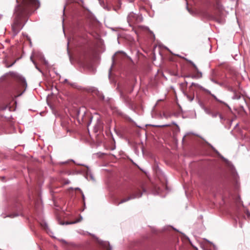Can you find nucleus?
<instances>
[{"label":"nucleus","mask_w":250,"mask_h":250,"mask_svg":"<svg viewBox=\"0 0 250 250\" xmlns=\"http://www.w3.org/2000/svg\"><path fill=\"white\" fill-rule=\"evenodd\" d=\"M17 5L15 9V20L12 29L17 34L23 27V20L26 18L34 9L40 7L38 0H17Z\"/></svg>","instance_id":"obj_1"},{"label":"nucleus","mask_w":250,"mask_h":250,"mask_svg":"<svg viewBox=\"0 0 250 250\" xmlns=\"http://www.w3.org/2000/svg\"><path fill=\"white\" fill-rule=\"evenodd\" d=\"M142 192L141 190V189L139 188H136L134 189L131 193V195L122 200H121L119 202L115 203L117 206L121 204L124 203L125 202H127L131 199H134L137 198H140L142 195Z\"/></svg>","instance_id":"obj_2"},{"label":"nucleus","mask_w":250,"mask_h":250,"mask_svg":"<svg viewBox=\"0 0 250 250\" xmlns=\"http://www.w3.org/2000/svg\"><path fill=\"white\" fill-rule=\"evenodd\" d=\"M142 20L143 18L141 16L137 15L133 12L130 13L127 18V22L130 26L142 21Z\"/></svg>","instance_id":"obj_3"},{"label":"nucleus","mask_w":250,"mask_h":250,"mask_svg":"<svg viewBox=\"0 0 250 250\" xmlns=\"http://www.w3.org/2000/svg\"><path fill=\"white\" fill-rule=\"evenodd\" d=\"M133 90V88L132 87L131 90L129 91L127 90L126 89H124L123 91H120V96L121 98L124 100V101L126 104L129 106V107L133 109L134 108V104L133 103L130 101L129 98L126 95V93H131Z\"/></svg>","instance_id":"obj_4"},{"label":"nucleus","mask_w":250,"mask_h":250,"mask_svg":"<svg viewBox=\"0 0 250 250\" xmlns=\"http://www.w3.org/2000/svg\"><path fill=\"white\" fill-rule=\"evenodd\" d=\"M33 56L38 58L39 60L42 61L44 64L46 65H48V62L45 59L41 53L38 52V53H34L33 56H31L30 57V59L32 60V62L34 63V64L35 65L36 68L39 70L40 72H41V70L39 68V67L36 65L35 62L33 60L32 58Z\"/></svg>","instance_id":"obj_5"},{"label":"nucleus","mask_w":250,"mask_h":250,"mask_svg":"<svg viewBox=\"0 0 250 250\" xmlns=\"http://www.w3.org/2000/svg\"><path fill=\"white\" fill-rule=\"evenodd\" d=\"M203 108L206 114L210 115L212 118H216L218 116H219L220 119L223 120V118L221 114H220L218 112L213 111L210 108L206 107L205 106H203Z\"/></svg>","instance_id":"obj_6"},{"label":"nucleus","mask_w":250,"mask_h":250,"mask_svg":"<svg viewBox=\"0 0 250 250\" xmlns=\"http://www.w3.org/2000/svg\"><path fill=\"white\" fill-rule=\"evenodd\" d=\"M88 92L92 93L93 94H95L97 95L101 99H104V97L103 95V94L94 87L89 88Z\"/></svg>","instance_id":"obj_7"},{"label":"nucleus","mask_w":250,"mask_h":250,"mask_svg":"<svg viewBox=\"0 0 250 250\" xmlns=\"http://www.w3.org/2000/svg\"><path fill=\"white\" fill-rule=\"evenodd\" d=\"M98 242L104 250H111V247L108 242L98 241Z\"/></svg>","instance_id":"obj_8"},{"label":"nucleus","mask_w":250,"mask_h":250,"mask_svg":"<svg viewBox=\"0 0 250 250\" xmlns=\"http://www.w3.org/2000/svg\"><path fill=\"white\" fill-rule=\"evenodd\" d=\"M191 86H195V87L200 89L201 90L205 91L206 93H207L208 94H210V91L209 90H208L204 88L203 86H202L201 85H199L198 83H192L191 84Z\"/></svg>","instance_id":"obj_9"},{"label":"nucleus","mask_w":250,"mask_h":250,"mask_svg":"<svg viewBox=\"0 0 250 250\" xmlns=\"http://www.w3.org/2000/svg\"><path fill=\"white\" fill-rule=\"evenodd\" d=\"M83 220V217L82 216H80L79 217V218L78 219H77V220H76L74 222H66L65 223H61L62 225H64V224H66V225H68V224H75V223H78V222H80V221H81L82 220Z\"/></svg>","instance_id":"obj_10"},{"label":"nucleus","mask_w":250,"mask_h":250,"mask_svg":"<svg viewBox=\"0 0 250 250\" xmlns=\"http://www.w3.org/2000/svg\"><path fill=\"white\" fill-rule=\"evenodd\" d=\"M197 72L195 75H192L191 77L192 78H197L199 79L201 78L202 77V73L198 70V71H196Z\"/></svg>","instance_id":"obj_11"},{"label":"nucleus","mask_w":250,"mask_h":250,"mask_svg":"<svg viewBox=\"0 0 250 250\" xmlns=\"http://www.w3.org/2000/svg\"><path fill=\"white\" fill-rule=\"evenodd\" d=\"M19 80L23 86L27 85L25 79L23 77H22L21 76H19Z\"/></svg>","instance_id":"obj_12"},{"label":"nucleus","mask_w":250,"mask_h":250,"mask_svg":"<svg viewBox=\"0 0 250 250\" xmlns=\"http://www.w3.org/2000/svg\"><path fill=\"white\" fill-rule=\"evenodd\" d=\"M41 226L42 227V228L45 229V230L47 231V229H48V226H47V224L45 223V222H43L41 224Z\"/></svg>","instance_id":"obj_13"},{"label":"nucleus","mask_w":250,"mask_h":250,"mask_svg":"<svg viewBox=\"0 0 250 250\" xmlns=\"http://www.w3.org/2000/svg\"><path fill=\"white\" fill-rule=\"evenodd\" d=\"M186 96H187V99L190 101V102H191L194 99V95H192V96H190V95H189L188 94H186Z\"/></svg>","instance_id":"obj_14"},{"label":"nucleus","mask_w":250,"mask_h":250,"mask_svg":"<svg viewBox=\"0 0 250 250\" xmlns=\"http://www.w3.org/2000/svg\"><path fill=\"white\" fill-rule=\"evenodd\" d=\"M209 94L216 101L219 102L221 103H224L222 101L219 100L214 95L211 94V93L210 94Z\"/></svg>","instance_id":"obj_15"},{"label":"nucleus","mask_w":250,"mask_h":250,"mask_svg":"<svg viewBox=\"0 0 250 250\" xmlns=\"http://www.w3.org/2000/svg\"><path fill=\"white\" fill-rule=\"evenodd\" d=\"M209 94L216 101L219 102L221 103H224L222 101L219 100L214 95L211 94V93L210 94Z\"/></svg>","instance_id":"obj_16"},{"label":"nucleus","mask_w":250,"mask_h":250,"mask_svg":"<svg viewBox=\"0 0 250 250\" xmlns=\"http://www.w3.org/2000/svg\"><path fill=\"white\" fill-rule=\"evenodd\" d=\"M89 177L91 179V180H92V181H94V177L92 175V174H90L89 175V174H87V176H86V178L88 179L89 178Z\"/></svg>","instance_id":"obj_17"},{"label":"nucleus","mask_w":250,"mask_h":250,"mask_svg":"<svg viewBox=\"0 0 250 250\" xmlns=\"http://www.w3.org/2000/svg\"><path fill=\"white\" fill-rule=\"evenodd\" d=\"M19 215L17 213L10 214L8 215L7 216L10 218H14L15 217L18 216Z\"/></svg>","instance_id":"obj_18"},{"label":"nucleus","mask_w":250,"mask_h":250,"mask_svg":"<svg viewBox=\"0 0 250 250\" xmlns=\"http://www.w3.org/2000/svg\"><path fill=\"white\" fill-rule=\"evenodd\" d=\"M190 63L192 64V65L193 66V67L195 69V71H198V69L197 68V67L196 66V65L192 62H190Z\"/></svg>","instance_id":"obj_19"},{"label":"nucleus","mask_w":250,"mask_h":250,"mask_svg":"<svg viewBox=\"0 0 250 250\" xmlns=\"http://www.w3.org/2000/svg\"><path fill=\"white\" fill-rule=\"evenodd\" d=\"M240 98V96L238 95H235L233 96V99H239Z\"/></svg>","instance_id":"obj_20"},{"label":"nucleus","mask_w":250,"mask_h":250,"mask_svg":"<svg viewBox=\"0 0 250 250\" xmlns=\"http://www.w3.org/2000/svg\"><path fill=\"white\" fill-rule=\"evenodd\" d=\"M111 71V67L109 69V76H110Z\"/></svg>","instance_id":"obj_21"},{"label":"nucleus","mask_w":250,"mask_h":250,"mask_svg":"<svg viewBox=\"0 0 250 250\" xmlns=\"http://www.w3.org/2000/svg\"><path fill=\"white\" fill-rule=\"evenodd\" d=\"M68 80L67 79H65L64 81V83H67Z\"/></svg>","instance_id":"obj_22"},{"label":"nucleus","mask_w":250,"mask_h":250,"mask_svg":"<svg viewBox=\"0 0 250 250\" xmlns=\"http://www.w3.org/2000/svg\"><path fill=\"white\" fill-rule=\"evenodd\" d=\"M76 190H80V189L78 188H75Z\"/></svg>","instance_id":"obj_23"},{"label":"nucleus","mask_w":250,"mask_h":250,"mask_svg":"<svg viewBox=\"0 0 250 250\" xmlns=\"http://www.w3.org/2000/svg\"><path fill=\"white\" fill-rule=\"evenodd\" d=\"M82 196H83V199H84V195L83 194H82Z\"/></svg>","instance_id":"obj_24"},{"label":"nucleus","mask_w":250,"mask_h":250,"mask_svg":"<svg viewBox=\"0 0 250 250\" xmlns=\"http://www.w3.org/2000/svg\"><path fill=\"white\" fill-rule=\"evenodd\" d=\"M21 94H20L18 95V96H17V97H18V96H21Z\"/></svg>","instance_id":"obj_25"},{"label":"nucleus","mask_w":250,"mask_h":250,"mask_svg":"<svg viewBox=\"0 0 250 250\" xmlns=\"http://www.w3.org/2000/svg\"><path fill=\"white\" fill-rule=\"evenodd\" d=\"M70 84H71L72 86L74 85L73 84H71V83H70Z\"/></svg>","instance_id":"obj_26"},{"label":"nucleus","mask_w":250,"mask_h":250,"mask_svg":"<svg viewBox=\"0 0 250 250\" xmlns=\"http://www.w3.org/2000/svg\"><path fill=\"white\" fill-rule=\"evenodd\" d=\"M167 126V125H163V126Z\"/></svg>","instance_id":"obj_27"},{"label":"nucleus","mask_w":250,"mask_h":250,"mask_svg":"<svg viewBox=\"0 0 250 250\" xmlns=\"http://www.w3.org/2000/svg\"><path fill=\"white\" fill-rule=\"evenodd\" d=\"M157 103L155 104V105L154 106L155 107L157 105Z\"/></svg>","instance_id":"obj_28"},{"label":"nucleus","mask_w":250,"mask_h":250,"mask_svg":"<svg viewBox=\"0 0 250 250\" xmlns=\"http://www.w3.org/2000/svg\"><path fill=\"white\" fill-rule=\"evenodd\" d=\"M6 107H4V108H3L2 109H6Z\"/></svg>","instance_id":"obj_29"},{"label":"nucleus","mask_w":250,"mask_h":250,"mask_svg":"<svg viewBox=\"0 0 250 250\" xmlns=\"http://www.w3.org/2000/svg\"><path fill=\"white\" fill-rule=\"evenodd\" d=\"M213 149H214V151H216L215 149H214V148H213Z\"/></svg>","instance_id":"obj_30"},{"label":"nucleus","mask_w":250,"mask_h":250,"mask_svg":"<svg viewBox=\"0 0 250 250\" xmlns=\"http://www.w3.org/2000/svg\"><path fill=\"white\" fill-rule=\"evenodd\" d=\"M213 149H214V151H216L215 149H214V148H213Z\"/></svg>","instance_id":"obj_31"},{"label":"nucleus","mask_w":250,"mask_h":250,"mask_svg":"<svg viewBox=\"0 0 250 250\" xmlns=\"http://www.w3.org/2000/svg\"><path fill=\"white\" fill-rule=\"evenodd\" d=\"M63 12H64V8L63 9Z\"/></svg>","instance_id":"obj_32"}]
</instances>
